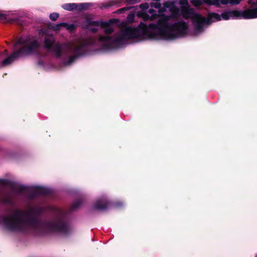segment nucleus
<instances>
[{"mask_svg": "<svg viewBox=\"0 0 257 257\" xmlns=\"http://www.w3.org/2000/svg\"><path fill=\"white\" fill-rule=\"evenodd\" d=\"M177 2V1L166 2L157 13L152 9L149 10L148 14L144 11L139 12L137 16L142 18L144 21L158 19L157 23L147 26L142 22L137 28L125 27L115 36V48L120 47L127 39L140 38L171 40L187 36L189 28L185 22L181 21L173 24L170 23L180 16L192 20L195 25V35L202 32L205 25L221 19L227 20L234 18L249 19L257 18V0H249L248 3L250 8L245 11H225L221 16L216 13H212L206 19L190 8L188 0H180L179 4L181 10L176 7Z\"/></svg>", "mask_w": 257, "mask_h": 257, "instance_id": "f257e3e1", "label": "nucleus"}, {"mask_svg": "<svg viewBox=\"0 0 257 257\" xmlns=\"http://www.w3.org/2000/svg\"><path fill=\"white\" fill-rule=\"evenodd\" d=\"M41 32H43L46 36L44 42L45 47L47 49H52L58 57L62 56L64 54L70 52L79 55L81 53L84 46L94 44L96 41L92 38L85 40L77 39L68 44L60 45L54 44V39L51 35H50L47 33H45L43 30H41Z\"/></svg>", "mask_w": 257, "mask_h": 257, "instance_id": "f03ea898", "label": "nucleus"}, {"mask_svg": "<svg viewBox=\"0 0 257 257\" xmlns=\"http://www.w3.org/2000/svg\"><path fill=\"white\" fill-rule=\"evenodd\" d=\"M34 213L33 210L26 212L15 210L4 219L3 225L10 230H24L28 228H34L38 224L32 218Z\"/></svg>", "mask_w": 257, "mask_h": 257, "instance_id": "7ed1b4c3", "label": "nucleus"}, {"mask_svg": "<svg viewBox=\"0 0 257 257\" xmlns=\"http://www.w3.org/2000/svg\"><path fill=\"white\" fill-rule=\"evenodd\" d=\"M39 46L37 41L34 38L22 37L14 45L15 51L12 55L3 61V65L11 64L15 58L30 54L36 50Z\"/></svg>", "mask_w": 257, "mask_h": 257, "instance_id": "20e7f679", "label": "nucleus"}, {"mask_svg": "<svg viewBox=\"0 0 257 257\" xmlns=\"http://www.w3.org/2000/svg\"><path fill=\"white\" fill-rule=\"evenodd\" d=\"M43 227L47 232L61 231L65 232L66 225L60 221L47 222L44 225Z\"/></svg>", "mask_w": 257, "mask_h": 257, "instance_id": "39448f33", "label": "nucleus"}, {"mask_svg": "<svg viewBox=\"0 0 257 257\" xmlns=\"http://www.w3.org/2000/svg\"><path fill=\"white\" fill-rule=\"evenodd\" d=\"M89 4H80L77 5L74 3L67 4L64 5L62 7L64 9L68 11H72L73 10H85L88 7Z\"/></svg>", "mask_w": 257, "mask_h": 257, "instance_id": "423d86ee", "label": "nucleus"}, {"mask_svg": "<svg viewBox=\"0 0 257 257\" xmlns=\"http://www.w3.org/2000/svg\"><path fill=\"white\" fill-rule=\"evenodd\" d=\"M241 0H205V3L209 5H219L220 4L226 5L238 4Z\"/></svg>", "mask_w": 257, "mask_h": 257, "instance_id": "0eeeda50", "label": "nucleus"}, {"mask_svg": "<svg viewBox=\"0 0 257 257\" xmlns=\"http://www.w3.org/2000/svg\"><path fill=\"white\" fill-rule=\"evenodd\" d=\"M61 27H64L66 28L67 30H69L70 31H73L75 28L74 26L73 25H69L65 23H60V24L54 25L52 27V28L53 30L57 31V30H60V28Z\"/></svg>", "mask_w": 257, "mask_h": 257, "instance_id": "6e6552de", "label": "nucleus"}, {"mask_svg": "<svg viewBox=\"0 0 257 257\" xmlns=\"http://www.w3.org/2000/svg\"><path fill=\"white\" fill-rule=\"evenodd\" d=\"M191 3L195 6L198 7L201 6L203 3H205V0H192Z\"/></svg>", "mask_w": 257, "mask_h": 257, "instance_id": "1a4fd4ad", "label": "nucleus"}, {"mask_svg": "<svg viewBox=\"0 0 257 257\" xmlns=\"http://www.w3.org/2000/svg\"><path fill=\"white\" fill-rule=\"evenodd\" d=\"M37 190L39 194H45L47 192V190L46 188L41 187H37Z\"/></svg>", "mask_w": 257, "mask_h": 257, "instance_id": "9d476101", "label": "nucleus"}, {"mask_svg": "<svg viewBox=\"0 0 257 257\" xmlns=\"http://www.w3.org/2000/svg\"><path fill=\"white\" fill-rule=\"evenodd\" d=\"M134 18H135V14H129L127 17V21L129 23H132V22H134Z\"/></svg>", "mask_w": 257, "mask_h": 257, "instance_id": "9b49d317", "label": "nucleus"}, {"mask_svg": "<svg viewBox=\"0 0 257 257\" xmlns=\"http://www.w3.org/2000/svg\"><path fill=\"white\" fill-rule=\"evenodd\" d=\"M59 17V14L56 13H54L50 15V18L52 20H56Z\"/></svg>", "mask_w": 257, "mask_h": 257, "instance_id": "f8f14e48", "label": "nucleus"}, {"mask_svg": "<svg viewBox=\"0 0 257 257\" xmlns=\"http://www.w3.org/2000/svg\"><path fill=\"white\" fill-rule=\"evenodd\" d=\"M149 7V5L148 3H144L140 5V8L142 9H148Z\"/></svg>", "mask_w": 257, "mask_h": 257, "instance_id": "ddd939ff", "label": "nucleus"}, {"mask_svg": "<svg viewBox=\"0 0 257 257\" xmlns=\"http://www.w3.org/2000/svg\"><path fill=\"white\" fill-rule=\"evenodd\" d=\"M75 58V56H71L69 58V60L68 61L66 62V64H71V63L74 60Z\"/></svg>", "mask_w": 257, "mask_h": 257, "instance_id": "4468645a", "label": "nucleus"}, {"mask_svg": "<svg viewBox=\"0 0 257 257\" xmlns=\"http://www.w3.org/2000/svg\"><path fill=\"white\" fill-rule=\"evenodd\" d=\"M151 6L152 7H154V8H159L160 7V4L158 3V4H156V3H151Z\"/></svg>", "mask_w": 257, "mask_h": 257, "instance_id": "2eb2a0df", "label": "nucleus"}, {"mask_svg": "<svg viewBox=\"0 0 257 257\" xmlns=\"http://www.w3.org/2000/svg\"><path fill=\"white\" fill-rule=\"evenodd\" d=\"M128 2L132 4H135L139 3L141 1V0H127Z\"/></svg>", "mask_w": 257, "mask_h": 257, "instance_id": "dca6fc26", "label": "nucleus"}, {"mask_svg": "<svg viewBox=\"0 0 257 257\" xmlns=\"http://www.w3.org/2000/svg\"><path fill=\"white\" fill-rule=\"evenodd\" d=\"M98 202H97V204H96V207L98 209H103L105 208V206H104L103 205H100L98 204Z\"/></svg>", "mask_w": 257, "mask_h": 257, "instance_id": "f3484780", "label": "nucleus"}, {"mask_svg": "<svg viewBox=\"0 0 257 257\" xmlns=\"http://www.w3.org/2000/svg\"><path fill=\"white\" fill-rule=\"evenodd\" d=\"M90 30L92 31V32H95L97 30H98V28H90Z\"/></svg>", "mask_w": 257, "mask_h": 257, "instance_id": "a211bd4d", "label": "nucleus"}, {"mask_svg": "<svg viewBox=\"0 0 257 257\" xmlns=\"http://www.w3.org/2000/svg\"><path fill=\"white\" fill-rule=\"evenodd\" d=\"M126 8H123V9H122L120 10V11H123V10H126Z\"/></svg>", "mask_w": 257, "mask_h": 257, "instance_id": "6ab92c4d", "label": "nucleus"}, {"mask_svg": "<svg viewBox=\"0 0 257 257\" xmlns=\"http://www.w3.org/2000/svg\"><path fill=\"white\" fill-rule=\"evenodd\" d=\"M5 53H6V55H7V54H8V52H7V50H5Z\"/></svg>", "mask_w": 257, "mask_h": 257, "instance_id": "aec40b11", "label": "nucleus"}, {"mask_svg": "<svg viewBox=\"0 0 257 257\" xmlns=\"http://www.w3.org/2000/svg\"><path fill=\"white\" fill-rule=\"evenodd\" d=\"M256 257H257V255L256 256Z\"/></svg>", "mask_w": 257, "mask_h": 257, "instance_id": "412c9836", "label": "nucleus"}]
</instances>
